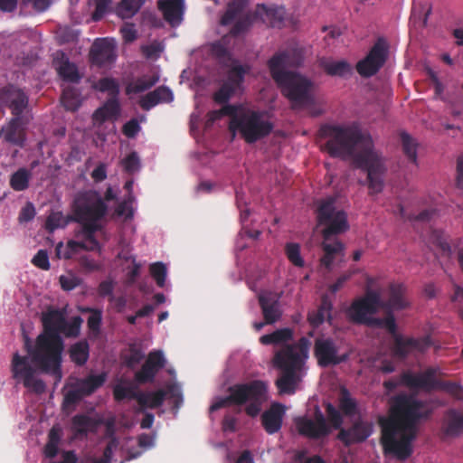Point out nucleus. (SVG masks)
I'll use <instances>...</instances> for the list:
<instances>
[{"mask_svg": "<svg viewBox=\"0 0 463 463\" xmlns=\"http://www.w3.org/2000/svg\"><path fill=\"white\" fill-rule=\"evenodd\" d=\"M442 428L448 436H458L463 433V413L454 409L449 410L445 414Z\"/></svg>", "mask_w": 463, "mask_h": 463, "instance_id": "cd10ccee", "label": "nucleus"}, {"mask_svg": "<svg viewBox=\"0 0 463 463\" xmlns=\"http://www.w3.org/2000/svg\"><path fill=\"white\" fill-rule=\"evenodd\" d=\"M121 165L128 174H134L138 171L140 168V160L137 153L135 151L129 153L121 160Z\"/></svg>", "mask_w": 463, "mask_h": 463, "instance_id": "680f3d73", "label": "nucleus"}, {"mask_svg": "<svg viewBox=\"0 0 463 463\" xmlns=\"http://www.w3.org/2000/svg\"><path fill=\"white\" fill-rule=\"evenodd\" d=\"M172 90L165 86H159L153 91L142 96L138 101L139 106L144 110H150L159 103H169L173 100Z\"/></svg>", "mask_w": 463, "mask_h": 463, "instance_id": "5701e85b", "label": "nucleus"}, {"mask_svg": "<svg viewBox=\"0 0 463 463\" xmlns=\"http://www.w3.org/2000/svg\"><path fill=\"white\" fill-rule=\"evenodd\" d=\"M79 241H69L66 246L62 242H59L55 248L56 256L59 259L70 260L79 251Z\"/></svg>", "mask_w": 463, "mask_h": 463, "instance_id": "603ef678", "label": "nucleus"}, {"mask_svg": "<svg viewBox=\"0 0 463 463\" xmlns=\"http://www.w3.org/2000/svg\"><path fill=\"white\" fill-rule=\"evenodd\" d=\"M72 430L79 436H86L89 431H94L99 422L85 414H77L71 420Z\"/></svg>", "mask_w": 463, "mask_h": 463, "instance_id": "473e14b6", "label": "nucleus"}, {"mask_svg": "<svg viewBox=\"0 0 463 463\" xmlns=\"http://www.w3.org/2000/svg\"><path fill=\"white\" fill-rule=\"evenodd\" d=\"M258 299L265 324L277 322L281 317L278 298L270 292H265L260 294Z\"/></svg>", "mask_w": 463, "mask_h": 463, "instance_id": "4be33fe9", "label": "nucleus"}, {"mask_svg": "<svg viewBox=\"0 0 463 463\" xmlns=\"http://www.w3.org/2000/svg\"><path fill=\"white\" fill-rule=\"evenodd\" d=\"M229 395L220 398L210 406V411H216L230 405L245 407L247 415L254 418L261 411L262 403L267 400L268 387L260 380H253L246 383H236L228 388Z\"/></svg>", "mask_w": 463, "mask_h": 463, "instance_id": "20e7f679", "label": "nucleus"}, {"mask_svg": "<svg viewBox=\"0 0 463 463\" xmlns=\"http://www.w3.org/2000/svg\"><path fill=\"white\" fill-rule=\"evenodd\" d=\"M106 381V374L100 373L98 375L90 374L85 379L81 380L78 385L85 396L93 393L97 389L101 387Z\"/></svg>", "mask_w": 463, "mask_h": 463, "instance_id": "79ce46f5", "label": "nucleus"}, {"mask_svg": "<svg viewBox=\"0 0 463 463\" xmlns=\"http://www.w3.org/2000/svg\"><path fill=\"white\" fill-rule=\"evenodd\" d=\"M369 326L385 328L392 335V337H395V335H399L397 333V326L394 316L391 312H389L386 317L383 318L373 317Z\"/></svg>", "mask_w": 463, "mask_h": 463, "instance_id": "de8ad7c7", "label": "nucleus"}, {"mask_svg": "<svg viewBox=\"0 0 463 463\" xmlns=\"http://www.w3.org/2000/svg\"><path fill=\"white\" fill-rule=\"evenodd\" d=\"M238 110L237 106L226 104L222 106L220 109L211 110L207 114L208 121L213 123L214 121L220 119L223 116L231 117V119L236 115Z\"/></svg>", "mask_w": 463, "mask_h": 463, "instance_id": "4d7b16f0", "label": "nucleus"}, {"mask_svg": "<svg viewBox=\"0 0 463 463\" xmlns=\"http://www.w3.org/2000/svg\"><path fill=\"white\" fill-rule=\"evenodd\" d=\"M326 411L332 427L336 430L342 429L343 417L340 411L331 403L326 404Z\"/></svg>", "mask_w": 463, "mask_h": 463, "instance_id": "338daca9", "label": "nucleus"}, {"mask_svg": "<svg viewBox=\"0 0 463 463\" xmlns=\"http://www.w3.org/2000/svg\"><path fill=\"white\" fill-rule=\"evenodd\" d=\"M249 0H232L228 5L225 13L221 17L222 25L231 24L247 8Z\"/></svg>", "mask_w": 463, "mask_h": 463, "instance_id": "f704fd0d", "label": "nucleus"}, {"mask_svg": "<svg viewBox=\"0 0 463 463\" xmlns=\"http://www.w3.org/2000/svg\"><path fill=\"white\" fill-rule=\"evenodd\" d=\"M388 53L389 45L384 38L380 37L370 49L367 56L372 57L373 62L382 68L388 58Z\"/></svg>", "mask_w": 463, "mask_h": 463, "instance_id": "c9c22d12", "label": "nucleus"}, {"mask_svg": "<svg viewBox=\"0 0 463 463\" xmlns=\"http://www.w3.org/2000/svg\"><path fill=\"white\" fill-rule=\"evenodd\" d=\"M295 425L299 435L311 439H319L328 436L331 427L318 407H316L314 419L306 416L295 419Z\"/></svg>", "mask_w": 463, "mask_h": 463, "instance_id": "ddd939ff", "label": "nucleus"}, {"mask_svg": "<svg viewBox=\"0 0 463 463\" xmlns=\"http://www.w3.org/2000/svg\"><path fill=\"white\" fill-rule=\"evenodd\" d=\"M274 125L266 118L263 110L243 109L236 112L230 122V129L238 131L248 144H253L266 137L273 130Z\"/></svg>", "mask_w": 463, "mask_h": 463, "instance_id": "39448f33", "label": "nucleus"}, {"mask_svg": "<svg viewBox=\"0 0 463 463\" xmlns=\"http://www.w3.org/2000/svg\"><path fill=\"white\" fill-rule=\"evenodd\" d=\"M31 172L24 168H19L10 177V186L16 192H22L29 187V182L31 179Z\"/></svg>", "mask_w": 463, "mask_h": 463, "instance_id": "a19ab883", "label": "nucleus"}, {"mask_svg": "<svg viewBox=\"0 0 463 463\" xmlns=\"http://www.w3.org/2000/svg\"><path fill=\"white\" fill-rule=\"evenodd\" d=\"M150 365L153 369H156V372L162 369L165 364V359L162 351L155 350L148 354V356L145 362Z\"/></svg>", "mask_w": 463, "mask_h": 463, "instance_id": "69168bd1", "label": "nucleus"}, {"mask_svg": "<svg viewBox=\"0 0 463 463\" xmlns=\"http://www.w3.org/2000/svg\"><path fill=\"white\" fill-rule=\"evenodd\" d=\"M108 212V206L95 190L79 192L73 200V222L99 221Z\"/></svg>", "mask_w": 463, "mask_h": 463, "instance_id": "6e6552de", "label": "nucleus"}, {"mask_svg": "<svg viewBox=\"0 0 463 463\" xmlns=\"http://www.w3.org/2000/svg\"><path fill=\"white\" fill-rule=\"evenodd\" d=\"M61 100L66 110L76 111L81 104L80 93L76 88L68 87L63 90Z\"/></svg>", "mask_w": 463, "mask_h": 463, "instance_id": "ea45409f", "label": "nucleus"}, {"mask_svg": "<svg viewBox=\"0 0 463 463\" xmlns=\"http://www.w3.org/2000/svg\"><path fill=\"white\" fill-rule=\"evenodd\" d=\"M81 224V233L87 241H91L94 245H98V240L95 233L101 230L99 221L78 222Z\"/></svg>", "mask_w": 463, "mask_h": 463, "instance_id": "8fccbe9b", "label": "nucleus"}, {"mask_svg": "<svg viewBox=\"0 0 463 463\" xmlns=\"http://www.w3.org/2000/svg\"><path fill=\"white\" fill-rule=\"evenodd\" d=\"M431 240L440 250L442 255L449 257L451 255V247L447 240L446 235L441 231H433Z\"/></svg>", "mask_w": 463, "mask_h": 463, "instance_id": "bf43d9fd", "label": "nucleus"}, {"mask_svg": "<svg viewBox=\"0 0 463 463\" xmlns=\"http://www.w3.org/2000/svg\"><path fill=\"white\" fill-rule=\"evenodd\" d=\"M157 8L171 26H177L183 20L184 0H158Z\"/></svg>", "mask_w": 463, "mask_h": 463, "instance_id": "aec40b11", "label": "nucleus"}, {"mask_svg": "<svg viewBox=\"0 0 463 463\" xmlns=\"http://www.w3.org/2000/svg\"><path fill=\"white\" fill-rule=\"evenodd\" d=\"M92 63L99 66L111 64L116 60L115 46L109 39H97L90 50Z\"/></svg>", "mask_w": 463, "mask_h": 463, "instance_id": "6ab92c4d", "label": "nucleus"}, {"mask_svg": "<svg viewBox=\"0 0 463 463\" xmlns=\"http://www.w3.org/2000/svg\"><path fill=\"white\" fill-rule=\"evenodd\" d=\"M156 369L144 363L141 369L135 373V379L138 383H152L156 375Z\"/></svg>", "mask_w": 463, "mask_h": 463, "instance_id": "052dcab7", "label": "nucleus"}, {"mask_svg": "<svg viewBox=\"0 0 463 463\" xmlns=\"http://www.w3.org/2000/svg\"><path fill=\"white\" fill-rule=\"evenodd\" d=\"M70 358L77 365H84L89 359L90 346L87 341H80L70 348Z\"/></svg>", "mask_w": 463, "mask_h": 463, "instance_id": "58836bf2", "label": "nucleus"}, {"mask_svg": "<svg viewBox=\"0 0 463 463\" xmlns=\"http://www.w3.org/2000/svg\"><path fill=\"white\" fill-rule=\"evenodd\" d=\"M237 90L230 85L223 82L217 91L213 94V100L219 104H225Z\"/></svg>", "mask_w": 463, "mask_h": 463, "instance_id": "e2e57ef3", "label": "nucleus"}, {"mask_svg": "<svg viewBox=\"0 0 463 463\" xmlns=\"http://www.w3.org/2000/svg\"><path fill=\"white\" fill-rule=\"evenodd\" d=\"M29 120V117H12L9 121L2 127L0 137L10 145L23 147L26 141L25 128Z\"/></svg>", "mask_w": 463, "mask_h": 463, "instance_id": "f3484780", "label": "nucleus"}, {"mask_svg": "<svg viewBox=\"0 0 463 463\" xmlns=\"http://www.w3.org/2000/svg\"><path fill=\"white\" fill-rule=\"evenodd\" d=\"M400 137L404 155L411 163L416 164L417 143L407 132L404 131L400 133Z\"/></svg>", "mask_w": 463, "mask_h": 463, "instance_id": "a18cd8bd", "label": "nucleus"}, {"mask_svg": "<svg viewBox=\"0 0 463 463\" xmlns=\"http://www.w3.org/2000/svg\"><path fill=\"white\" fill-rule=\"evenodd\" d=\"M319 65L330 76L345 77L352 73V66L345 60L334 61L322 58L319 61Z\"/></svg>", "mask_w": 463, "mask_h": 463, "instance_id": "c85d7f7f", "label": "nucleus"}, {"mask_svg": "<svg viewBox=\"0 0 463 463\" xmlns=\"http://www.w3.org/2000/svg\"><path fill=\"white\" fill-rule=\"evenodd\" d=\"M137 403L142 408L156 409L160 407L166 398V392L159 389L155 392H140Z\"/></svg>", "mask_w": 463, "mask_h": 463, "instance_id": "72a5a7b5", "label": "nucleus"}, {"mask_svg": "<svg viewBox=\"0 0 463 463\" xmlns=\"http://www.w3.org/2000/svg\"><path fill=\"white\" fill-rule=\"evenodd\" d=\"M69 222L61 212H52L45 222V228L48 232H52L58 228H64Z\"/></svg>", "mask_w": 463, "mask_h": 463, "instance_id": "6e6d98bb", "label": "nucleus"}, {"mask_svg": "<svg viewBox=\"0 0 463 463\" xmlns=\"http://www.w3.org/2000/svg\"><path fill=\"white\" fill-rule=\"evenodd\" d=\"M372 433V424L362 420H356L350 428L340 429L337 439L345 447L364 441Z\"/></svg>", "mask_w": 463, "mask_h": 463, "instance_id": "a211bd4d", "label": "nucleus"}, {"mask_svg": "<svg viewBox=\"0 0 463 463\" xmlns=\"http://www.w3.org/2000/svg\"><path fill=\"white\" fill-rule=\"evenodd\" d=\"M257 20H259V17L256 9L252 12H247L241 17H240L238 21L235 22L231 29L230 33L233 36H238L241 33L246 32L250 26Z\"/></svg>", "mask_w": 463, "mask_h": 463, "instance_id": "c03bdc74", "label": "nucleus"}, {"mask_svg": "<svg viewBox=\"0 0 463 463\" xmlns=\"http://www.w3.org/2000/svg\"><path fill=\"white\" fill-rule=\"evenodd\" d=\"M82 318L79 316L72 317L71 322L65 320L64 327L61 330L68 337H76L80 334Z\"/></svg>", "mask_w": 463, "mask_h": 463, "instance_id": "0e129e2a", "label": "nucleus"}, {"mask_svg": "<svg viewBox=\"0 0 463 463\" xmlns=\"http://www.w3.org/2000/svg\"><path fill=\"white\" fill-rule=\"evenodd\" d=\"M335 199L327 198L321 202L317 208V220L326 227L323 230L326 241L331 236L341 234L349 229L347 215L343 210H336Z\"/></svg>", "mask_w": 463, "mask_h": 463, "instance_id": "9d476101", "label": "nucleus"}, {"mask_svg": "<svg viewBox=\"0 0 463 463\" xmlns=\"http://www.w3.org/2000/svg\"><path fill=\"white\" fill-rule=\"evenodd\" d=\"M380 307H383L380 293L367 290L364 297L355 298L346 310V316L351 322L357 325L370 326L373 315Z\"/></svg>", "mask_w": 463, "mask_h": 463, "instance_id": "f8f14e48", "label": "nucleus"}, {"mask_svg": "<svg viewBox=\"0 0 463 463\" xmlns=\"http://www.w3.org/2000/svg\"><path fill=\"white\" fill-rule=\"evenodd\" d=\"M423 402L406 394L392 399L390 416L382 417L381 442L385 454L405 460L412 453L411 443L417 436V424L427 413L422 411Z\"/></svg>", "mask_w": 463, "mask_h": 463, "instance_id": "f03ea898", "label": "nucleus"}, {"mask_svg": "<svg viewBox=\"0 0 463 463\" xmlns=\"http://www.w3.org/2000/svg\"><path fill=\"white\" fill-rule=\"evenodd\" d=\"M277 85L282 94L292 103L293 108H308L316 103L312 94L313 82L297 72L285 75Z\"/></svg>", "mask_w": 463, "mask_h": 463, "instance_id": "0eeeda50", "label": "nucleus"}, {"mask_svg": "<svg viewBox=\"0 0 463 463\" xmlns=\"http://www.w3.org/2000/svg\"><path fill=\"white\" fill-rule=\"evenodd\" d=\"M293 337V331L288 327L277 329L271 334L263 335L260 338L262 345H278L290 341Z\"/></svg>", "mask_w": 463, "mask_h": 463, "instance_id": "e433bc0d", "label": "nucleus"}, {"mask_svg": "<svg viewBox=\"0 0 463 463\" xmlns=\"http://www.w3.org/2000/svg\"><path fill=\"white\" fill-rule=\"evenodd\" d=\"M61 59L57 58L54 60V65L59 76L68 82H79L81 76L79 73L77 66L71 62L63 52H61Z\"/></svg>", "mask_w": 463, "mask_h": 463, "instance_id": "bb28decb", "label": "nucleus"}, {"mask_svg": "<svg viewBox=\"0 0 463 463\" xmlns=\"http://www.w3.org/2000/svg\"><path fill=\"white\" fill-rule=\"evenodd\" d=\"M59 281L63 290L71 291L80 286L81 279L73 274H69L60 276Z\"/></svg>", "mask_w": 463, "mask_h": 463, "instance_id": "774afa93", "label": "nucleus"}, {"mask_svg": "<svg viewBox=\"0 0 463 463\" xmlns=\"http://www.w3.org/2000/svg\"><path fill=\"white\" fill-rule=\"evenodd\" d=\"M159 80V77L157 75H144L142 77L137 78L131 83H129L127 87V93H141L155 86Z\"/></svg>", "mask_w": 463, "mask_h": 463, "instance_id": "4c0bfd02", "label": "nucleus"}, {"mask_svg": "<svg viewBox=\"0 0 463 463\" xmlns=\"http://www.w3.org/2000/svg\"><path fill=\"white\" fill-rule=\"evenodd\" d=\"M24 347L28 356H22L18 353L13 354V377L22 381L24 386L32 392L42 394L45 392L46 385L42 379L36 377L37 371L51 373L60 380L62 357L56 349L39 347V335L33 345L31 338L24 335Z\"/></svg>", "mask_w": 463, "mask_h": 463, "instance_id": "7ed1b4c3", "label": "nucleus"}, {"mask_svg": "<svg viewBox=\"0 0 463 463\" xmlns=\"http://www.w3.org/2000/svg\"><path fill=\"white\" fill-rule=\"evenodd\" d=\"M406 287L402 283H391L389 285V298L383 303V307H388L394 310L404 309L409 306V301L406 298Z\"/></svg>", "mask_w": 463, "mask_h": 463, "instance_id": "393cba45", "label": "nucleus"}, {"mask_svg": "<svg viewBox=\"0 0 463 463\" xmlns=\"http://www.w3.org/2000/svg\"><path fill=\"white\" fill-rule=\"evenodd\" d=\"M285 414V406L279 402H274L269 409L261 415V423L269 434H275L282 427L283 417Z\"/></svg>", "mask_w": 463, "mask_h": 463, "instance_id": "412c9836", "label": "nucleus"}, {"mask_svg": "<svg viewBox=\"0 0 463 463\" xmlns=\"http://www.w3.org/2000/svg\"><path fill=\"white\" fill-rule=\"evenodd\" d=\"M43 331L39 335V347H52L61 355L64 348L61 330L65 325V317L61 310L49 307L42 314Z\"/></svg>", "mask_w": 463, "mask_h": 463, "instance_id": "1a4fd4ad", "label": "nucleus"}, {"mask_svg": "<svg viewBox=\"0 0 463 463\" xmlns=\"http://www.w3.org/2000/svg\"><path fill=\"white\" fill-rule=\"evenodd\" d=\"M299 382V373L281 371V375L276 381V386L279 393L293 394Z\"/></svg>", "mask_w": 463, "mask_h": 463, "instance_id": "2f4dec72", "label": "nucleus"}, {"mask_svg": "<svg viewBox=\"0 0 463 463\" xmlns=\"http://www.w3.org/2000/svg\"><path fill=\"white\" fill-rule=\"evenodd\" d=\"M140 392H137L132 386L117 384L113 389V395L116 401L121 402L125 399L136 400L138 402Z\"/></svg>", "mask_w": 463, "mask_h": 463, "instance_id": "5fc2aeb1", "label": "nucleus"}, {"mask_svg": "<svg viewBox=\"0 0 463 463\" xmlns=\"http://www.w3.org/2000/svg\"><path fill=\"white\" fill-rule=\"evenodd\" d=\"M250 67L249 65H241L234 61L227 71L226 84L233 87L236 90H240L245 76L249 73Z\"/></svg>", "mask_w": 463, "mask_h": 463, "instance_id": "7c9ffc66", "label": "nucleus"}, {"mask_svg": "<svg viewBox=\"0 0 463 463\" xmlns=\"http://www.w3.org/2000/svg\"><path fill=\"white\" fill-rule=\"evenodd\" d=\"M431 345L429 337L413 338L403 337L401 335H395L393 343L391 346V352L393 357L400 360L405 359L411 352H425Z\"/></svg>", "mask_w": 463, "mask_h": 463, "instance_id": "dca6fc26", "label": "nucleus"}, {"mask_svg": "<svg viewBox=\"0 0 463 463\" xmlns=\"http://www.w3.org/2000/svg\"><path fill=\"white\" fill-rule=\"evenodd\" d=\"M290 52L282 51L276 52L268 61V67L270 75L276 83L286 78L285 75H289L293 71H285L286 65L291 64L289 61Z\"/></svg>", "mask_w": 463, "mask_h": 463, "instance_id": "b1692460", "label": "nucleus"}, {"mask_svg": "<svg viewBox=\"0 0 463 463\" xmlns=\"http://www.w3.org/2000/svg\"><path fill=\"white\" fill-rule=\"evenodd\" d=\"M339 409L346 416H353L356 413V402L351 397L346 388H342L340 391Z\"/></svg>", "mask_w": 463, "mask_h": 463, "instance_id": "49530a36", "label": "nucleus"}, {"mask_svg": "<svg viewBox=\"0 0 463 463\" xmlns=\"http://www.w3.org/2000/svg\"><path fill=\"white\" fill-rule=\"evenodd\" d=\"M149 272L160 288L165 286L166 279V267L163 262L152 263L149 267Z\"/></svg>", "mask_w": 463, "mask_h": 463, "instance_id": "13d9d810", "label": "nucleus"}, {"mask_svg": "<svg viewBox=\"0 0 463 463\" xmlns=\"http://www.w3.org/2000/svg\"><path fill=\"white\" fill-rule=\"evenodd\" d=\"M314 355L321 367L337 365L346 362L349 358L348 353H338L335 342L330 337L315 340Z\"/></svg>", "mask_w": 463, "mask_h": 463, "instance_id": "2eb2a0df", "label": "nucleus"}, {"mask_svg": "<svg viewBox=\"0 0 463 463\" xmlns=\"http://www.w3.org/2000/svg\"><path fill=\"white\" fill-rule=\"evenodd\" d=\"M93 88L100 92H108L112 96H117L119 93V85L117 80L109 77L99 79Z\"/></svg>", "mask_w": 463, "mask_h": 463, "instance_id": "3c124183", "label": "nucleus"}, {"mask_svg": "<svg viewBox=\"0 0 463 463\" xmlns=\"http://www.w3.org/2000/svg\"><path fill=\"white\" fill-rule=\"evenodd\" d=\"M145 4V0H121L117 14L123 19L133 17Z\"/></svg>", "mask_w": 463, "mask_h": 463, "instance_id": "37998d69", "label": "nucleus"}, {"mask_svg": "<svg viewBox=\"0 0 463 463\" xmlns=\"http://www.w3.org/2000/svg\"><path fill=\"white\" fill-rule=\"evenodd\" d=\"M285 253L288 260L296 267L302 268L305 264L300 255V246L296 242H288L285 245Z\"/></svg>", "mask_w": 463, "mask_h": 463, "instance_id": "864d4df0", "label": "nucleus"}, {"mask_svg": "<svg viewBox=\"0 0 463 463\" xmlns=\"http://www.w3.org/2000/svg\"><path fill=\"white\" fill-rule=\"evenodd\" d=\"M437 367H428L422 373H415L410 370L401 373L402 383L411 390L432 391L443 389L457 398H461L463 388L457 383L440 382L436 379Z\"/></svg>", "mask_w": 463, "mask_h": 463, "instance_id": "423d86ee", "label": "nucleus"}, {"mask_svg": "<svg viewBox=\"0 0 463 463\" xmlns=\"http://www.w3.org/2000/svg\"><path fill=\"white\" fill-rule=\"evenodd\" d=\"M371 58L372 57H368L366 55L356 64V71L362 77H372L375 75L381 69L377 64H375V62H373Z\"/></svg>", "mask_w": 463, "mask_h": 463, "instance_id": "09e8293b", "label": "nucleus"}, {"mask_svg": "<svg viewBox=\"0 0 463 463\" xmlns=\"http://www.w3.org/2000/svg\"><path fill=\"white\" fill-rule=\"evenodd\" d=\"M256 10L259 19L269 26L280 28L283 25L286 14L283 7L268 8L265 5H258Z\"/></svg>", "mask_w": 463, "mask_h": 463, "instance_id": "a878e982", "label": "nucleus"}, {"mask_svg": "<svg viewBox=\"0 0 463 463\" xmlns=\"http://www.w3.org/2000/svg\"><path fill=\"white\" fill-rule=\"evenodd\" d=\"M332 303L327 297L324 296L317 310L308 313L307 320L313 327H317L326 320L331 321Z\"/></svg>", "mask_w": 463, "mask_h": 463, "instance_id": "c756f323", "label": "nucleus"}, {"mask_svg": "<svg viewBox=\"0 0 463 463\" xmlns=\"http://www.w3.org/2000/svg\"><path fill=\"white\" fill-rule=\"evenodd\" d=\"M309 341L301 337L297 344L286 345L279 350L273 358L275 367L280 371L299 373L307 357Z\"/></svg>", "mask_w": 463, "mask_h": 463, "instance_id": "9b49d317", "label": "nucleus"}, {"mask_svg": "<svg viewBox=\"0 0 463 463\" xmlns=\"http://www.w3.org/2000/svg\"><path fill=\"white\" fill-rule=\"evenodd\" d=\"M320 134L327 140L325 149L332 157L352 158L355 167L366 173L370 194H377L384 188L387 172L385 159L374 149L369 135L354 126L325 125Z\"/></svg>", "mask_w": 463, "mask_h": 463, "instance_id": "f257e3e1", "label": "nucleus"}, {"mask_svg": "<svg viewBox=\"0 0 463 463\" xmlns=\"http://www.w3.org/2000/svg\"><path fill=\"white\" fill-rule=\"evenodd\" d=\"M0 106L10 109L13 117H28L29 106L27 94L14 84H7L0 89Z\"/></svg>", "mask_w": 463, "mask_h": 463, "instance_id": "4468645a", "label": "nucleus"}]
</instances>
